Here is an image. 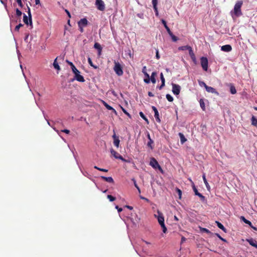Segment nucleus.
Segmentation results:
<instances>
[{
    "label": "nucleus",
    "mask_w": 257,
    "mask_h": 257,
    "mask_svg": "<svg viewBox=\"0 0 257 257\" xmlns=\"http://www.w3.org/2000/svg\"><path fill=\"white\" fill-rule=\"evenodd\" d=\"M155 217L157 218L158 222L161 225V227L163 229V231L164 233H166L167 231V228L165 225L164 223V217L163 213L160 212L159 210L157 211V214L154 215Z\"/></svg>",
    "instance_id": "obj_1"
},
{
    "label": "nucleus",
    "mask_w": 257,
    "mask_h": 257,
    "mask_svg": "<svg viewBox=\"0 0 257 257\" xmlns=\"http://www.w3.org/2000/svg\"><path fill=\"white\" fill-rule=\"evenodd\" d=\"M243 5V2L241 1H237L234 5L233 9V14L236 17H239L242 15L241 8Z\"/></svg>",
    "instance_id": "obj_2"
},
{
    "label": "nucleus",
    "mask_w": 257,
    "mask_h": 257,
    "mask_svg": "<svg viewBox=\"0 0 257 257\" xmlns=\"http://www.w3.org/2000/svg\"><path fill=\"white\" fill-rule=\"evenodd\" d=\"M28 7V18L26 16V15L24 14L23 16V21L26 25H29L32 26V15L31 13V10L29 6H27Z\"/></svg>",
    "instance_id": "obj_3"
},
{
    "label": "nucleus",
    "mask_w": 257,
    "mask_h": 257,
    "mask_svg": "<svg viewBox=\"0 0 257 257\" xmlns=\"http://www.w3.org/2000/svg\"><path fill=\"white\" fill-rule=\"evenodd\" d=\"M114 66L113 67V70L115 73L118 76L122 75L123 72L122 70V67L118 62H116L115 61L114 62Z\"/></svg>",
    "instance_id": "obj_4"
},
{
    "label": "nucleus",
    "mask_w": 257,
    "mask_h": 257,
    "mask_svg": "<svg viewBox=\"0 0 257 257\" xmlns=\"http://www.w3.org/2000/svg\"><path fill=\"white\" fill-rule=\"evenodd\" d=\"M150 165L155 169H159L162 173L163 171L160 165L159 164L157 160L154 158H152L150 162Z\"/></svg>",
    "instance_id": "obj_5"
},
{
    "label": "nucleus",
    "mask_w": 257,
    "mask_h": 257,
    "mask_svg": "<svg viewBox=\"0 0 257 257\" xmlns=\"http://www.w3.org/2000/svg\"><path fill=\"white\" fill-rule=\"evenodd\" d=\"M201 65L202 69L206 71L208 69V61L206 57H202L200 59Z\"/></svg>",
    "instance_id": "obj_6"
},
{
    "label": "nucleus",
    "mask_w": 257,
    "mask_h": 257,
    "mask_svg": "<svg viewBox=\"0 0 257 257\" xmlns=\"http://www.w3.org/2000/svg\"><path fill=\"white\" fill-rule=\"evenodd\" d=\"M95 5L99 11H103L105 10V5L102 0H96Z\"/></svg>",
    "instance_id": "obj_7"
},
{
    "label": "nucleus",
    "mask_w": 257,
    "mask_h": 257,
    "mask_svg": "<svg viewBox=\"0 0 257 257\" xmlns=\"http://www.w3.org/2000/svg\"><path fill=\"white\" fill-rule=\"evenodd\" d=\"M111 154L115 158L121 160L123 162H126V160L117 152L115 151L113 149L110 150Z\"/></svg>",
    "instance_id": "obj_8"
},
{
    "label": "nucleus",
    "mask_w": 257,
    "mask_h": 257,
    "mask_svg": "<svg viewBox=\"0 0 257 257\" xmlns=\"http://www.w3.org/2000/svg\"><path fill=\"white\" fill-rule=\"evenodd\" d=\"M80 73V72L79 70H78L77 72H74V79L79 82H84L85 81V79L83 76L81 75Z\"/></svg>",
    "instance_id": "obj_9"
},
{
    "label": "nucleus",
    "mask_w": 257,
    "mask_h": 257,
    "mask_svg": "<svg viewBox=\"0 0 257 257\" xmlns=\"http://www.w3.org/2000/svg\"><path fill=\"white\" fill-rule=\"evenodd\" d=\"M181 87L178 84H172V92L175 95H178L180 92Z\"/></svg>",
    "instance_id": "obj_10"
},
{
    "label": "nucleus",
    "mask_w": 257,
    "mask_h": 257,
    "mask_svg": "<svg viewBox=\"0 0 257 257\" xmlns=\"http://www.w3.org/2000/svg\"><path fill=\"white\" fill-rule=\"evenodd\" d=\"M205 89L208 92H210L211 93H214L216 94L217 95H219V93L212 87L209 86L208 85H205Z\"/></svg>",
    "instance_id": "obj_11"
},
{
    "label": "nucleus",
    "mask_w": 257,
    "mask_h": 257,
    "mask_svg": "<svg viewBox=\"0 0 257 257\" xmlns=\"http://www.w3.org/2000/svg\"><path fill=\"white\" fill-rule=\"evenodd\" d=\"M193 189L195 193V194L199 197L201 201H204L205 199V197L203 195H202L201 193L198 192L197 188H196L194 185H193Z\"/></svg>",
    "instance_id": "obj_12"
},
{
    "label": "nucleus",
    "mask_w": 257,
    "mask_h": 257,
    "mask_svg": "<svg viewBox=\"0 0 257 257\" xmlns=\"http://www.w3.org/2000/svg\"><path fill=\"white\" fill-rule=\"evenodd\" d=\"M153 110H154V113H155V114H154V116L156 119V121L158 122H161V119L159 117V112L157 109V108L154 106H153L152 107Z\"/></svg>",
    "instance_id": "obj_13"
},
{
    "label": "nucleus",
    "mask_w": 257,
    "mask_h": 257,
    "mask_svg": "<svg viewBox=\"0 0 257 257\" xmlns=\"http://www.w3.org/2000/svg\"><path fill=\"white\" fill-rule=\"evenodd\" d=\"M112 138L113 139V144L114 145L118 148L119 145L120 140L118 136H116L115 133H114L112 136Z\"/></svg>",
    "instance_id": "obj_14"
},
{
    "label": "nucleus",
    "mask_w": 257,
    "mask_h": 257,
    "mask_svg": "<svg viewBox=\"0 0 257 257\" xmlns=\"http://www.w3.org/2000/svg\"><path fill=\"white\" fill-rule=\"evenodd\" d=\"M88 21L87 20L86 18H83L78 22V26H81L82 27H85L88 25Z\"/></svg>",
    "instance_id": "obj_15"
},
{
    "label": "nucleus",
    "mask_w": 257,
    "mask_h": 257,
    "mask_svg": "<svg viewBox=\"0 0 257 257\" xmlns=\"http://www.w3.org/2000/svg\"><path fill=\"white\" fill-rule=\"evenodd\" d=\"M221 50L224 52H230L232 50V47L230 45H225L221 47Z\"/></svg>",
    "instance_id": "obj_16"
},
{
    "label": "nucleus",
    "mask_w": 257,
    "mask_h": 257,
    "mask_svg": "<svg viewBox=\"0 0 257 257\" xmlns=\"http://www.w3.org/2000/svg\"><path fill=\"white\" fill-rule=\"evenodd\" d=\"M247 241L250 245L257 248V241L255 239H253V238H250L247 239Z\"/></svg>",
    "instance_id": "obj_17"
},
{
    "label": "nucleus",
    "mask_w": 257,
    "mask_h": 257,
    "mask_svg": "<svg viewBox=\"0 0 257 257\" xmlns=\"http://www.w3.org/2000/svg\"><path fill=\"white\" fill-rule=\"evenodd\" d=\"M188 51H189V55H190L191 59L194 63H196V57H195V55L193 51L192 48L191 47V48H190V49Z\"/></svg>",
    "instance_id": "obj_18"
},
{
    "label": "nucleus",
    "mask_w": 257,
    "mask_h": 257,
    "mask_svg": "<svg viewBox=\"0 0 257 257\" xmlns=\"http://www.w3.org/2000/svg\"><path fill=\"white\" fill-rule=\"evenodd\" d=\"M240 219H241L242 221H243V222H244L245 223H246V224H247L249 225L251 227L253 228L254 230H256L257 229L256 227H253V226H252V223H251V222L250 221H249V220H247L246 219H245L244 217H243V216H241Z\"/></svg>",
    "instance_id": "obj_19"
},
{
    "label": "nucleus",
    "mask_w": 257,
    "mask_h": 257,
    "mask_svg": "<svg viewBox=\"0 0 257 257\" xmlns=\"http://www.w3.org/2000/svg\"><path fill=\"white\" fill-rule=\"evenodd\" d=\"M94 48L98 50V55H100L102 51V47L98 43H95Z\"/></svg>",
    "instance_id": "obj_20"
},
{
    "label": "nucleus",
    "mask_w": 257,
    "mask_h": 257,
    "mask_svg": "<svg viewBox=\"0 0 257 257\" xmlns=\"http://www.w3.org/2000/svg\"><path fill=\"white\" fill-rule=\"evenodd\" d=\"M101 178L107 182L114 183V180L111 177L101 176Z\"/></svg>",
    "instance_id": "obj_21"
},
{
    "label": "nucleus",
    "mask_w": 257,
    "mask_h": 257,
    "mask_svg": "<svg viewBox=\"0 0 257 257\" xmlns=\"http://www.w3.org/2000/svg\"><path fill=\"white\" fill-rule=\"evenodd\" d=\"M66 62L71 66V68L73 73L74 72H77L78 70L75 67V66L74 65L72 62H70L68 60H66Z\"/></svg>",
    "instance_id": "obj_22"
},
{
    "label": "nucleus",
    "mask_w": 257,
    "mask_h": 257,
    "mask_svg": "<svg viewBox=\"0 0 257 257\" xmlns=\"http://www.w3.org/2000/svg\"><path fill=\"white\" fill-rule=\"evenodd\" d=\"M215 223L218 228L221 229L224 232H226V229L224 227V226L219 221H216Z\"/></svg>",
    "instance_id": "obj_23"
},
{
    "label": "nucleus",
    "mask_w": 257,
    "mask_h": 257,
    "mask_svg": "<svg viewBox=\"0 0 257 257\" xmlns=\"http://www.w3.org/2000/svg\"><path fill=\"white\" fill-rule=\"evenodd\" d=\"M157 75V72H153L151 76L150 77V80L153 83H155L156 82V80L155 78L156 76Z\"/></svg>",
    "instance_id": "obj_24"
},
{
    "label": "nucleus",
    "mask_w": 257,
    "mask_h": 257,
    "mask_svg": "<svg viewBox=\"0 0 257 257\" xmlns=\"http://www.w3.org/2000/svg\"><path fill=\"white\" fill-rule=\"evenodd\" d=\"M179 136L180 137V142L182 144H183L185 142L187 141V139L185 138V136L182 133H179Z\"/></svg>",
    "instance_id": "obj_25"
},
{
    "label": "nucleus",
    "mask_w": 257,
    "mask_h": 257,
    "mask_svg": "<svg viewBox=\"0 0 257 257\" xmlns=\"http://www.w3.org/2000/svg\"><path fill=\"white\" fill-rule=\"evenodd\" d=\"M202 178H203V180L204 183L205 184V186H206L207 190H209L210 189V186H209V185L208 183L207 182V180L206 179V177H205V174H204L203 175Z\"/></svg>",
    "instance_id": "obj_26"
},
{
    "label": "nucleus",
    "mask_w": 257,
    "mask_h": 257,
    "mask_svg": "<svg viewBox=\"0 0 257 257\" xmlns=\"http://www.w3.org/2000/svg\"><path fill=\"white\" fill-rule=\"evenodd\" d=\"M57 58H56L54 60V63H53V66L57 70H60V67L58 63L57 62Z\"/></svg>",
    "instance_id": "obj_27"
},
{
    "label": "nucleus",
    "mask_w": 257,
    "mask_h": 257,
    "mask_svg": "<svg viewBox=\"0 0 257 257\" xmlns=\"http://www.w3.org/2000/svg\"><path fill=\"white\" fill-rule=\"evenodd\" d=\"M251 120V124L252 125H253L254 126L257 125V119L255 118V117L254 116H253V115L252 116Z\"/></svg>",
    "instance_id": "obj_28"
},
{
    "label": "nucleus",
    "mask_w": 257,
    "mask_h": 257,
    "mask_svg": "<svg viewBox=\"0 0 257 257\" xmlns=\"http://www.w3.org/2000/svg\"><path fill=\"white\" fill-rule=\"evenodd\" d=\"M199 103H200V107H201L202 110L204 111L205 110V103H204L203 100L202 99H200V100L199 101Z\"/></svg>",
    "instance_id": "obj_29"
},
{
    "label": "nucleus",
    "mask_w": 257,
    "mask_h": 257,
    "mask_svg": "<svg viewBox=\"0 0 257 257\" xmlns=\"http://www.w3.org/2000/svg\"><path fill=\"white\" fill-rule=\"evenodd\" d=\"M190 48H191L190 46L186 45V46H183L180 47H179L178 49L179 50L184 51V50H189L190 49Z\"/></svg>",
    "instance_id": "obj_30"
},
{
    "label": "nucleus",
    "mask_w": 257,
    "mask_h": 257,
    "mask_svg": "<svg viewBox=\"0 0 257 257\" xmlns=\"http://www.w3.org/2000/svg\"><path fill=\"white\" fill-rule=\"evenodd\" d=\"M230 93L232 94H234L236 93V90L234 86L231 85L230 88Z\"/></svg>",
    "instance_id": "obj_31"
},
{
    "label": "nucleus",
    "mask_w": 257,
    "mask_h": 257,
    "mask_svg": "<svg viewBox=\"0 0 257 257\" xmlns=\"http://www.w3.org/2000/svg\"><path fill=\"white\" fill-rule=\"evenodd\" d=\"M154 143L152 139H150L148 142L147 146L151 149H153V144Z\"/></svg>",
    "instance_id": "obj_32"
},
{
    "label": "nucleus",
    "mask_w": 257,
    "mask_h": 257,
    "mask_svg": "<svg viewBox=\"0 0 257 257\" xmlns=\"http://www.w3.org/2000/svg\"><path fill=\"white\" fill-rule=\"evenodd\" d=\"M140 114V116L143 118L144 119L145 121H146L148 123L149 122V121H148V119H147V118L146 117V116L145 115V114L143 113V112H140L139 113Z\"/></svg>",
    "instance_id": "obj_33"
},
{
    "label": "nucleus",
    "mask_w": 257,
    "mask_h": 257,
    "mask_svg": "<svg viewBox=\"0 0 257 257\" xmlns=\"http://www.w3.org/2000/svg\"><path fill=\"white\" fill-rule=\"evenodd\" d=\"M166 98L170 102H172L174 100L173 97L169 94L166 95Z\"/></svg>",
    "instance_id": "obj_34"
},
{
    "label": "nucleus",
    "mask_w": 257,
    "mask_h": 257,
    "mask_svg": "<svg viewBox=\"0 0 257 257\" xmlns=\"http://www.w3.org/2000/svg\"><path fill=\"white\" fill-rule=\"evenodd\" d=\"M200 230L202 232H205V233H207L208 234L211 233V232L208 229H207L206 228L201 227L200 228Z\"/></svg>",
    "instance_id": "obj_35"
},
{
    "label": "nucleus",
    "mask_w": 257,
    "mask_h": 257,
    "mask_svg": "<svg viewBox=\"0 0 257 257\" xmlns=\"http://www.w3.org/2000/svg\"><path fill=\"white\" fill-rule=\"evenodd\" d=\"M176 192L178 193V195L179 196V198L180 199H181V196H182V191H181V190L180 189H179L178 188H176Z\"/></svg>",
    "instance_id": "obj_36"
},
{
    "label": "nucleus",
    "mask_w": 257,
    "mask_h": 257,
    "mask_svg": "<svg viewBox=\"0 0 257 257\" xmlns=\"http://www.w3.org/2000/svg\"><path fill=\"white\" fill-rule=\"evenodd\" d=\"M103 104H104V106L106 107V108L107 109H108V110H114V109L111 106L108 105L105 102L103 101Z\"/></svg>",
    "instance_id": "obj_37"
},
{
    "label": "nucleus",
    "mask_w": 257,
    "mask_h": 257,
    "mask_svg": "<svg viewBox=\"0 0 257 257\" xmlns=\"http://www.w3.org/2000/svg\"><path fill=\"white\" fill-rule=\"evenodd\" d=\"M88 63L89 64V65H90L91 66L93 67V68H95V69H96V68H97V67H96V66H95V65H93V63H92V60H91V58H89V57L88 58Z\"/></svg>",
    "instance_id": "obj_38"
},
{
    "label": "nucleus",
    "mask_w": 257,
    "mask_h": 257,
    "mask_svg": "<svg viewBox=\"0 0 257 257\" xmlns=\"http://www.w3.org/2000/svg\"><path fill=\"white\" fill-rule=\"evenodd\" d=\"M107 198L110 201L112 202L115 200V197L112 196L111 195H108Z\"/></svg>",
    "instance_id": "obj_39"
},
{
    "label": "nucleus",
    "mask_w": 257,
    "mask_h": 257,
    "mask_svg": "<svg viewBox=\"0 0 257 257\" xmlns=\"http://www.w3.org/2000/svg\"><path fill=\"white\" fill-rule=\"evenodd\" d=\"M170 36L171 37L172 39L174 42H176L178 40V38L175 35H174L173 33L170 35Z\"/></svg>",
    "instance_id": "obj_40"
},
{
    "label": "nucleus",
    "mask_w": 257,
    "mask_h": 257,
    "mask_svg": "<svg viewBox=\"0 0 257 257\" xmlns=\"http://www.w3.org/2000/svg\"><path fill=\"white\" fill-rule=\"evenodd\" d=\"M16 15L20 17L21 16L22 14V13L21 12V11L20 10H19L18 9H17L16 10Z\"/></svg>",
    "instance_id": "obj_41"
},
{
    "label": "nucleus",
    "mask_w": 257,
    "mask_h": 257,
    "mask_svg": "<svg viewBox=\"0 0 257 257\" xmlns=\"http://www.w3.org/2000/svg\"><path fill=\"white\" fill-rule=\"evenodd\" d=\"M160 79H161V82H163V84H164V83H165V79L164 77L163 73H161V74H160Z\"/></svg>",
    "instance_id": "obj_42"
},
{
    "label": "nucleus",
    "mask_w": 257,
    "mask_h": 257,
    "mask_svg": "<svg viewBox=\"0 0 257 257\" xmlns=\"http://www.w3.org/2000/svg\"><path fill=\"white\" fill-rule=\"evenodd\" d=\"M23 26V25L22 24H19L18 25H17L16 27H15V31H19L20 28L22 27Z\"/></svg>",
    "instance_id": "obj_43"
},
{
    "label": "nucleus",
    "mask_w": 257,
    "mask_h": 257,
    "mask_svg": "<svg viewBox=\"0 0 257 257\" xmlns=\"http://www.w3.org/2000/svg\"><path fill=\"white\" fill-rule=\"evenodd\" d=\"M144 82L146 83H149L150 82V76H148L147 78H145L144 80Z\"/></svg>",
    "instance_id": "obj_44"
},
{
    "label": "nucleus",
    "mask_w": 257,
    "mask_h": 257,
    "mask_svg": "<svg viewBox=\"0 0 257 257\" xmlns=\"http://www.w3.org/2000/svg\"><path fill=\"white\" fill-rule=\"evenodd\" d=\"M122 111H123V112H124L126 115H127L130 118H131V114H130L128 112H127V111H126L125 109H124V108H122Z\"/></svg>",
    "instance_id": "obj_45"
},
{
    "label": "nucleus",
    "mask_w": 257,
    "mask_h": 257,
    "mask_svg": "<svg viewBox=\"0 0 257 257\" xmlns=\"http://www.w3.org/2000/svg\"><path fill=\"white\" fill-rule=\"evenodd\" d=\"M216 235L221 240L224 242H226V240L222 238L218 233H216Z\"/></svg>",
    "instance_id": "obj_46"
},
{
    "label": "nucleus",
    "mask_w": 257,
    "mask_h": 257,
    "mask_svg": "<svg viewBox=\"0 0 257 257\" xmlns=\"http://www.w3.org/2000/svg\"><path fill=\"white\" fill-rule=\"evenodd\" d=\"M133 180H134V185H135V186L138 189V190L139 192V193H140L141 192V190H140V188L139 187V186H138L137 184L136 183V181L134 179Z\"/></svg>",
    "instance_id": "obj_47"
},
{
    "label": "nucleus",
    "mask_w": 257,
    "mask_h": 257,
    "mask_svg": "<svg viewBox=\"0 0 257 257\" xmlns=\"http://www.w3.org/2000/svg\"><path fill=\"white\" fill-rule=\"evenodd\" d=\"M17 2L18 5L21 8H22L23 7V4H22V0H17Z\"/></svg>",
    "instance_id": "obj_48"
},
{
    "label": "nucleus",
    "mask_w": 257,
    "mask_h": 257,
    "mask_svg": "<svg viewBox=\"0 0 257 257\" xmlns=\"http://www.w3.org/2000/svg\"><path fill=\"white\" fill-rule=\"evenodd\" d=\"M158 0H152V4L153 5V7H155L157 5Z\"/></svg>",
    "instance_id": "obj_49"
},
{
    "label": "nucleus",
    "mask_w": 257,
    "mask_h": 257,
    "mask_svg": "<svg viewBox=\"0 0 257 257\" xmlns=\"http://www.w3.org/2000/svg\"><path fill=\"white\" fill-rule=\"evenodd\" d=\"M165 29H166V30H167V32H168V33L169 34V35H171V34H172V32L171 31V30H170V28L168 27V26H166V27H165Z\"/></svg>",
    "instance_id": "obj_50"
},
{
    "label": "nucleus",
    "mask_w": 257,
    "mask_h": 257,
    "mask_svg": "<svg viewBox=\"0 0 257 257\" xmlns=\"http://www.w3.org/2000/svg\"><path fill=\"white\" fill-rule=\"evenodd\" d=\"M199 83L200 86H203L205 88V85H207L206 83L203 81H199Z\"/></svg>",
    "instance_id": "obj_51"
},
{
    "label": "nucleus",
    "mask_w": 257,
    "mask_h": 257,
    "mask_svg": "<svg viewBox=\"0 0 257 257\" xmlns=\"http://www.w3.org/2000/svg\"><path fill=\"white\" fill-rule=\"evenodd\" d=\"M61 132L65 133L67 134H69L70 133V131L67 129H64V130H61Z\"/></svg>",
    "instance_id": "obj_52"
},
{
    "label": "nucleus",
    "mask_w": 257,
    "mask_h": 257,
    "mask_svg": "<svg viewBox=\"0 0 257 257\" xmlns=\"http://www.w3.org/2000/svg\"><path fill=\"white\" fill-rule=\"evenodd\" d=\"M153 8L155 11L156 15L157 16H158V11L157 7L156 6L155 7H153Z\"/></svg>",
    "instance_id": "obj_53"
},
{
    "label": "nucleus",
    "mask_w": 257,
    "mask_h": 257,
    "mask_svg": "<svg viewBox=\"0 0 257 257\" xmlns=\"http://www.w3.org/2000/svg\"><path fill=\"white\" fill-rule=\"evenodd\" d=\"M115 208L117 210L118 212H120L122 211V209L121 208L119 207L118 206H115Z\"/></svg>",
    "instance_id": "obj_54"
},
{
    "label": "nucleus",
    "mask_w": 257,
    "mask_h": 257,
    "mask_svg": "<svg viewBox=\"0 0 257 257\" xmlns=\"http://www.w3.org/2000/svg\"><path fill=\"white\" fill-rule=\"evenodd\" d=\"M162 24H163L164 27H166V26H167V23H166V21L164 20H162Z\"/></svg>",
    "instance_id": "obj_55"
},
{
    "label": "nucleus",
    "mask_w": 257,
    "mask_h": 257,
    "mask_svg": "<svg viewBox=\"0 0 257 257\" xmlns=\"http://www.w3.org/2000/svg\"><path fill=\"white\" fill-rule=\"evenodd\" d=\"M156 57L157 58V59H160V56L159 55V51L158 50H156Z\"/></svg>",
    "instance_id": "obj_56"
},
{
    "label": "nucleus",
    "mask_w": 257,
    "mask_h": 257,
    "mask_svg": "<svg viewBox=\"0 0 257 257\" xmlns=\"http://www.w3.org/2000/svg\"><path fill=\"white\" fill-rule=\"evenodd\" d=\"M78 27H79V29L80 30V31L81 32V33H83V31H84V30H83V27H82L81 26H78Z\"/></svg>",
    "instance_id": "obj_57"
},
{
    "label": "nucleus",
    "mask_w": 257,
    "mask_h": 257,
    "mask_svg": "<svg viewBox=\"0 0 257 257\" xmlns=\"http://www.w3.org/2000/svg\"><path fill=\"white\" fill-rule=\"evenodd\" d=\"M146 66H144L143 68V69H142V72L144 74L145 72H146Z\"/></svg>",
    "instance_id": "obj_58"
},
{
    "label": "nucleus",
    "mask_w": 257,
    "mask_h": 257,
    "mask_svg": "<svg viewBox=\"0 0 257 257\" xmlns=\"http://www.w3.org/2000/svg\"><path fill=\"white\" fill-rule=\"evenodd\" d=\"M99 170L100 171L104 172H108V170L105 169L100 168Z\"/></svg>",
    "instance_id": "obj_59"
},
{
    "label": "nucleus",
    "mask_w": 257,
    "mask_h": 257,
    "mask_svg": "<svg viewBox=\"0 0 257 257\" xmlns=\"http://www.w3.org/2000/svg\"><path fill=\"white\" fill-rule=\"evenodd\" d=\"M148 95H149V96H150V97H153V96H154V94H153V93H152V92H148Z\"/></svg>",
    "instance_id": "obj_60"
},
{
    "label": "nucleus",
    "mask_w": 257,
    "mask_h": 257,
    "mask_svg": "<svg viewBox=\"0 0 257 257\" xmlns=\"http://www.w3.org/2000/svg\"><path fill=\"white\" fill-rule=\"evenodd\" d=\"M164 86H165V83H164V84H163V82H162V84H161V85H160L159 87V89H161Z\"/></svg>",
    "instance_id": "obj_61"
},
{
    "label": "nucleus",
    "mask_w": 257,
    "mask_h": 257,
    "mask_svg": "<svg viewBox=\"0 0 257 257\" xmlns=\"http://www.w3.org/2000/svg\"><path fill=\"white\" fill-rule=\"evenodd\" d=\"M186 238L184 236H182L181 238V243H183L184 241H185Z\"/></svg>",
    "instance_id": "obj_62"
},
{
    "label": "nucleus",
    "mask_w": 257,
    "mask_h": 257,
    "mask_svg": "<svg viewBox=\"0 0 257 257\" xmlns=\"http://www.w3.org/2000/svg\"><path fill=\"white\" fill-rule=\"evenodd\" d=\"M125 207L130 210H132L133 209V207L131 206L126 205Z\"/></svg>",
    "instance_id": "obj_63"
},
{
    "label": "nucleus",
    "mask_w": 257,
    "mask_h": 257,
    "mask_svg": "<svg viewBox=\"0 0 257 257\" xmlns=\"http://www.w3.org/2000/svg\"><path fill=\"white\" fill-rule=\"evenodd\" d=\"M65 12H66V13L68 15V17H70L71 16H70V14L69 12L67 10H66Z\"/></svg>",
    "instance_id": "obj_64"
}]
</instances>
